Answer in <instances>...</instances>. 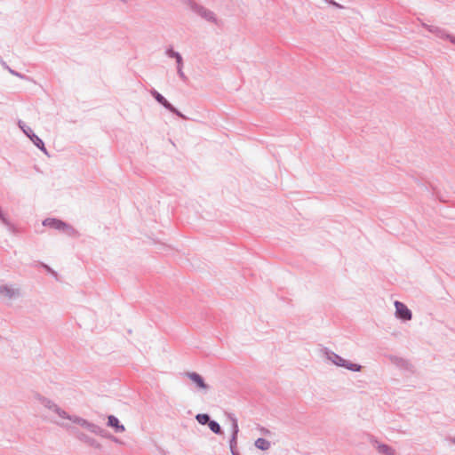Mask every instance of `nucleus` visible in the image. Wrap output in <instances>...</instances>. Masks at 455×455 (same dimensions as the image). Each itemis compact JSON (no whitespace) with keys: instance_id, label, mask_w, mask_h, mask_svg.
Returning <instances> with one entry per match:
<instances>
[{"instance_id":"14","label":"nucleus","mask_w":455,"mask_h":455,"mask_svg":"<svg viewBox=\"0 0 455 455\" xmlns=\"http://www.w3.org/2000/svg\"><path fill=\"white\" fill-rule=\"evenodd\" d=\"M203 14H204L205 17H207L208 19H212V15H211V13H206V11H204V12H203Z\"/></svg>"},{"instance_id":"12","label":"nucleus","mask_w":455,"mask_h":455,"mask_svg":"<svg viewBox=\"0 0 455 455\" xmlns=\"http://www.w3.org/2000/svg\"><path fill=\"white\" fill-rule=\"evenodd\" d=\"M171 55L176 57L178 63L180 64L181 61V57L179 53H176L174 52H171Z\"/></svg>"},{"instance_id":"4","label":"nucleus","mask_w":455,"mask_h":455,"mask_svg":"<svg viewBox=\"0 0 455 455\" xmlns=\"http://www.w3.org/2000/svg\"><path fill=\"white\" fill-rule=\"evenodd\" d=\"M108 426L114 428L116 433H123L125 427L119 422V419L113 415L108 417Z\"/></svg>"},{"instance_id":"6","label":"nucleus","mask_w":455,"mask_h":455,"mask_svg":"<svg viewBox=\"0 0 455 455\" xmlns=\"http://www.w3.org/2000/svg\"><path fill=\"white\" fill-rule=\"evenodd\" d=\"M255 446L261 451H267L270 447V443L266 439L259 438L255 441Z\"/></svg>"},{"instance_id":"7","label":"nucleus","mask_w":455,"mask_h":455,"mask_svg":"<svg viewBox=\"0 0 455 455\" xmlns=\"http://www.w3.org/2000/svg\"><path fill=\"white\" fill-rule=\"evenodd\" d=\"M153 95L159 103H161L168 108H171L170 103L159 92H153Z\"/></svg>"},{"instance_id":"10","label":"nucleus","mask_w":455,"mask_h":455,"mask_svg":"<svg viewBox=\"0 0 455 455\" xmlns=\"http://www.w3.org/2000/svg\"><path fill=\"white\" fill-rule=\"evenodd\" d=\"M196 419L202 425H204V424L210 422L209 416L207 414H198V415H196Z\"/></svg>"},{"instance_id":"11","label":"nucleus","mask_w":455,"mask_h":455,"mask_svg":"<svg viewBox=\"0 0 455 455\" xmlns=\"http://www.w3.org/2000/svg\"><path fill=\"white\" fill-rule=\"evenodd\" d=\"M348 369L350 370H353V371H359L360 369V366H358L357 364H353L351 363L350 365H346Z\"/></svg>"},{"instance_id":"2","label":"nucleus","mask_w":455,"mask_h":455,"mask_svg":"<svg viewBox=\"0 0 455 455\" xmlns=\"http://www.w3.org/2000/svg\"><path fill=\"white\" fill-rule=\"evenodd\" d=\"M395 307L396 310V315L403 320H410L411 318V313L410 309L402 302L395 301Z\"/></svg>"},{"instance_id":"5","label":"nucleus","mask_w":455,"mask_h":455,"mask_svg":"<svg viewBox=\"0 0 455 455\" xmlns=\"http://www.w3.org/2000/svg\"><path fill=\"white\" fill-rule=\"evenodd\" d=\"M188 378L193 382H195L198 387L203 388V389H205L207 387L203 378L199 374H197L196 372L188 373Z\"/></svg>"},{"instance_id":"1","label":"nucleus","mask_w":455,"mask_h":455,"mask_svg":"<svg viewBox=\"0 0 455 455\" xmlns=\"http://www.w3.org/2000/svg\"><path fill=\"white\" fill-rule=\"evenodd\" d=\"M54 412H56V414H58V416L60 418H61V419H68L70 421L75 422V423L79 424V425L84 426V427H94V426L89 424L85 419L78 418V417L68 416L67 413L64 411H61L59 408H55L54 409Z\"/></svg>"},{"instance_id":"3","label":"nucleus","mask_w":455,"mask_h":455,"mask_svg":"<svg viewBox=\"0 0 455 455\" xmlns=\"http://www.w3.org/2000/svg\"><path fill=\"white\" fill-rule=\"evenodd\" d=\"M43 224L45 227H50L59 230H65L68 228V227L64 222L56 219H47L43 222Z\"/></svg>"},{"instance_id":"13","label":"nucleus","mask_w":455,"mask_h":455,"mask_svg":"<svg viewBox=\"0 0 455 455\" xmlns=\"http://www.w3.org/2000/svg\"><path fill=\"white\" fill-rule=\"evenodd\" d=\"M237 432H238V426H237V423L235 421L234 422V438L237 435Z\"/></svg>"},{"instance_id":"15","label":"nucleus","mask_w":455,"mask_h":455,"mask_svg":"<svg viewBox=\"0 0 455 455\" xmlns=\"http://www.w3.org/2000/svg\"><path fill=\"white\" fill-rule=\"evenodd\" d=\"M41 146H42V147H40V148H42V149H43V148H44V143H42V144H41Z\"/></svg>"},{"instance_id":"9","label":"nucleus","mask_w":455,"mask_h":455,"mask_svg":"<svg viewBox=\"0 0 455 455\" xmlns=\"http://www.w3.org/2000/svg\"><path fill=\"white\" fill-rule=\"evenodd\" d=\"M208 425H209L210 429L212 432H214L215 434L220 433V427L217 422L212 420L208 423Z\"/></svg>"},{"instance_id":"8","label":"nucleus","mask_w":455,"mask_h":455,"mask_svg":"<svg viewBox=\"0 0 455 455\" xmlns=\"http://www.w3.org/2000/svg\"><path fill=\"white\" fill-rule=\"evenodd\" d=\"M378 450L380 453L386 454V455H394L395 451L391 449L390 447L381 444L378 446Z\"/></svg>"}]
</instances>
